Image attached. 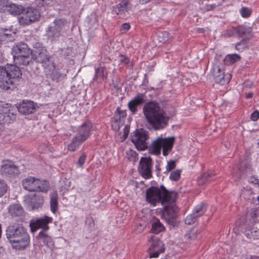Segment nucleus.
<instances>
[{"label": "nucleus", "instance_id": "9", "mask_svg": "<svg viewBox=\"0 0 259 259\" xmlns=\"http://www.w3.org/2000/svg\"><path fill=\"white\" fill-rule=\"evenodd\" d=\"M67 21L64 19H56L52 25L49 26L47 30L46 34L48 38L52 41L56 40L61 35L62 28L66 24Z\"/></svg>", "mask_w": 259, "mask_h": 259}, {"label": "nucleus", "instance_id": "48", "mask_svg": "<svg viewBox=\"0 0 259 259\" xmlns=\"http://www.w3.org/2000/svg\"><path fill=\"white\" fill-rule=\"evenodd\" d=\"M153 250V252L150 253V257H157L159 256L160 253L164 252V248H161L157 249V250Z\"/></svg>", "mask_w": 259, "mask_h": 259}, {"label": "nucleus", "instance_id": "54", "mask_svg": "<svg viewBox=\"0 0 259 259\" xmlns=\"http://www.w3.org/2000/svg\"><path fill=\"white\" fill-rule=\"evenodd\" d=\"M215 7V4H213V5H206L205 6V10L207 11H209L212 10Z\"/></svg>", "mask_w": 259, "mask_h": 259}, {"label": "nucleus", "instance_id": "31", "mask_svg": "<svg viewBox=\"0 0 259 259\" xmlns=\"http://www.w3.org/2000/svg\"><path fill=\"white\" fill-rule=\"evenodd\" d=\"M126 116V113L125 110H121L119 107L116 109L113 118L114 120L115 123L118 122L123 121Z\"/></svg>", "mask_w": 259, "mask_h": 259}, {"label": "nucleus", "instance_id": "33", "mask_svg": "<svg viewBox=\"0 0 259 259\" xmlns=\"http://www.w3.org/2000/svg\"><path fill=\"white\" fill-rule=\"evenodd\" d=\"M245 234L246 236L249 239H252L253 240L259 239V229L256 228L246 230Z\"/></svg>", "mask_w": 259, "mask_h": 259}, {"label": "nucleus", "instance_id": "46", "mask_svg": "<svg viewBox=\"0 0 259 259\" xmlns=\"http://www.w3.org/2000/svg\"><path fill=\"white\" fill-rule=\"evenodd\" d=\"M177 160H170L167 162L166 166V172H169L175 169L176 166Z\"/></svg>", "mask_w": 259, "mask_h": 259}, {"label": "nucleus", "instance_id": "7", "mask_svg": "<svg viewBox=\"0 0 259 259\" xmlns=\"http://www.w3.org/2000/svg\"><path fill=\"white\" fill-rule=\"evenodd\" d=\"M32 58L37 63L41 64L44 69L53 65V57L46 48L39 43H35Z\"/></svg>", "mask_w": 259, "mask_h": 259}, {"label": "nucleus", "instance_id": "55", "mask_svg": "<svg viewBox=\"0 0 259 259\" xmlns=\"http://www.w3.org/2000/svg\"><path fill=\"white\" fill-rule=\"evenodd\" d=\"M252 218H256L258 215V211L257 210H254L251 213Z\"/></svg>", "mask_w": 259, "mask_h": 259}, {"label": "nucleus", "instance_id": "22", "mask_svg": "<svg viewBox=\"0 0 259 259\" xmlns=\"http://www.w3.org/2000/svg\"><path fill=\"white\" fill-rule=\"evenodd\" d=\"M132 7V6L128 0H123L114 8L113 12L117 15H122L131 10Z\"/></svg>", "mask_w": 259, "mask_h": 259}, {"label": "nucleus", "instance_id": "20", "mask_svg": "<svg viewBox=\"0 0 259 259\" xmlns=\"http://www.w3.org/2000/svg\"><path fill=\"white\" fill-rule=\"evenodd\" d=\"M232 33L234 35H236L242 38H248V36H250L251 34V29L245 26L240 25L232 28Z\"/></svg>", "mask_w": 259, "mask_h": 259}, {"label": "nucleus", "instance_id": "62", "mask_svg": "<svg viewBox=\"0 0 259 259\" xmlns=\"http://www.w3.org/2000/svg\"><path fill=\"white\" fill-rule=\"evenodd\" d=\"M131 152L134 153V152H133V151H131ZM134 154H135V152H134Z\"/></svg>", "mask_w": 259, "mask_h": 259}, {"label": "nucleus", "instance_id": "26", "mask_svg": "<svg viewBox=\"0 0 259 259\" xmlns=\"http://www.w3.org/2000/svg\"><path fill=\"white\" fill-rule=\"evenodd\" d=\"M46 72L50 76V77L54 81H59L62 77V74L60 73L59 69L56 68L55 63L53 62L52 66H49L48 68H46Z\"/></svg>", "mask_w": 259, "mask_h": 259}, {"label": "nucleus", "instance_id": "41", "mask_svg": "<svg viewBox=\"0 0 259 259\" xmlns=\"http://www.w3.org/2000/svg\"><path fill=\"white\" fill-rule=\"evenodd\" d=\"M10 1L8 0H0V12L6 13L8 11Z\"/></svg>", "mask_w": 259, "mask_h": 259}, {"label": "nucleus", "instance_id": "34", "mask_svg": "<svg viewBox=\"0 0 259 259\" xmlns=\"http://www.w3.org/2000/svg\"><path fill=\"white\" fill-rule=\"evenodd\" d=\"M164 229L165 228L163 225L160 223L159 220L156 219L152 225V232L155 234H158Z\"/></svg>", "mask_w": 259, "mask_h": 259}, {"label": "nucleus", "instance_id": "5", "mask_svg": "<svg viewBox=\"0 0 259 259\" xmlns=\"http://www.w3.org/2000/svg\"><path fill=\"white\" fill-rule=\"evenodd\" d=\"M33 50L25 43H19L13 49L14 61L19 65L27 66L32 62Z\"/></svg>", "mask_w": 259, "mask_h": 259}, {"label": "nucleus", "instance_id": "32", "mask_svg": "<svg viewBox=\"0 0 259 259\" xmlns=\"http://www.w3.org/2000/svg\"><path fill=\"white\" fill-rule=\"evenodd\" d=\"M37 181L38 184L37 185V187L38 188L37 189V191L47 193L50 189L49 182L46 180H41L38 179Z\"/></svg>", "mask_w": 259, "mask_h": 259}, {"label": "nucleus", "instance_id": "2", "mask_svg": "<svg viewBox=\"0 0 259 259\" xmlns=\"http://www.w3.org/2000/svg\"><path fill=\"white\" fill-rule=\"evenodd\" d=\"M6 235L13 248L24 250L30 245L29 235L22 225H10L6 230Z\"/></svg>", "mask_w": 259, "mask_h": 259}, {"label": "nucleus", "instance_id": "50", "mask_svg": "<svg viewBox=\"0 0 259 259\" xmlns=\"http://www.w3.org/2000/svg\"><path fill=\"white\" fill-rule=\"evenodd\" d=\"M250 118L252 121H255L259 118V112L254 111L251 114Z\"/></svg>", "mask_w": 259, "mask_h": 259}, {"label": "nucleus", "instance_id": "13", "mask_svg": "<svg viewBox=\"0 0 259 259\" xmlns=\"http://www.w3.org/2000/svg\"><path fill=\"white\" fill-rule=\"evenodd\" d=\"M213 78L217 83L224 85L228 83L231 79L230 74H225L223 70L217 64H214L211 70Z\"/></svg>", "mask_w": 259, "mask_h": 259}, {"label": "nucleus", "instance_id": "42", "mask_svg": "<svg viewBox=\"0 0 259 259\" xmlns=\"http://www.w3.org/2000/svg\"><path fill=\"white\" fill-rule=\"evenodd\" d=\"M181 170L180 169H177L175 171H172L169 176V179L173 181H178L181 176Z\"/></svg>", "mask_w": 259, "mask_h": 259}, {"label": "nucleus", "instance_id": "45", "mask_svg": "<svg viewBox=\"0 0 259 259\" xmlns=\"http://www.w3.org/2000/svg\"><path fill=\"white\" fill-rule=\"evenodd\" d=\"M7 185L6 183L0 179V197L4 195L7 192Z\"/></svg>", "mask_w": 259, "mask_h": 259}, {"label": "nucleus", "instance_id": "25", "mask_svg": "<svg viewBox=\"0 0 259 259\" xmlns=\"http://www.w3.org/2000/svg\"><path fill=\"white\" fill-rule=\"evenodd\" d=\"M108 73L107 69L104 67H99L95 69V74L93 80L100 83L106 79Z\"/></svg>", "mask_w": 259, "mask_h": 259}, {"label": "nucleus", "instance_id": "8", "mask_svg": "<svg viewBox=\"0 0 259 259\" xmlns=\"http://www.w3.org/2000/svg\"><path fill=\"white\" fill-rule=\"evenodd\" d=\"M149 139L148 132L143 129H137L131 135V141L138 150L143 151L148 147L147 140Z\"/></svg>", "mask_w": 259, "mask_h": 259}, {"label": "nucleus", "instance_id": "35", "mask_svg": "<svg viewBox=\"0 0 259 259\" xmlns=\"http://www.w3.org/2000/svg\"><path fill=\"white\" fill-rule=\"evenodd\" d=\"M249 38H242L235 45V49L240 52H242L248 47L247 42Z\"/></svg>", "mask_w": 259, "mask_h": 259}, {"label": "nucleus", "instance_id": "1", "mask_svg": "<svg viewBox=\"0 0 259 259\" xmlns=\"http://www.w3.org/2000/svg\"><path fill=\"white\" fill-rule=\"evenodd\" d=\"M143 113L147 125L150 129L159 130L168 125L169 116L160 105L155 101L145 103L143 108Z\"/></svg>", "mask_w": 259, "mask_h": 259}, {"label": "nucleus", "instance_id": "10", "mask_svg": "<svg viewBox=\"0 0 259 259\" xmlns=\"http://www.w3.org/2000/svg\"><path fill=\"white\" fill-rule=\"evenodd\" d=\"M175 201L165 202L163 205L162 217L168 224L172 223L178 217L179 209Z\"/></svg>", "mask_w": 259, "mask_h": 259}, {"label": "nucleus", "instance_id": "27", "mask_svg": "<svg viewBox=\"0 0 259 259\" xmlns=\"http://www.w3.org/2000/svg\"><path fill=\"white\" fill-rule=\"evenodd\" d=\"M215 174L212 171L204 172L198 178V184L200 186L205 185L215 179Z\"/></svg>", "mask_w": 259, "mask_h": 259}, {"label": "nucleus", "instance_id": "3", "mask_svg": "<svg viewBox=\"0 0 259 259\" xmlns=\"http://www.w3.org/2000/svg\"><path fill=\"white\" fill-rule=\"evenodd\" d=\"M20 68L15 65L0 66V88L5 91L14 89L21 78Z\"/></svg>", "mask_w": 259, "mask_h": 259}, {"label": "nucleus", "instance_id": "37", "mask_svg": "<svg viewBox=\"0 0 259 259\" xmlns=\"http://www.w3.org/2000/svg\"><path fill=\"white\" fill-rule=\"evenodd\" d=\"M240 58L241 57L239 55L236 54H232L227 55L224 60L226 63L232 64L239 61Z\"/></svg>", "mask_w": 259, "mask_h": 259}, {"label": "nucleus", "instance_id": "18", "mask_svg": "<svg viewBox=\"0 0 259 259\" xmlns=\"http://www.w3.org/2000/svg\"><path fill=\"white\" fill-rule=\"evenodd\" d=\"M38 106L36 104L31 101H23L17 107L18 111L22 114L33 113Z\"/></svg>", "mask_w": 259, "mask_h": 259}, {"label": "nucleus", "instance_id": "23", "mask_svg": "<svg viewBox=\"0 0 259 259\" xmlns=\"http://www.w3.org/2000/svg\"><path fill=\"white\" fill-rule=\"evenodd\" d=\"M38 179L32 177H28L22 181L23 188L29 191H37Z\"/></svg>", "mask_w": 259, "mask_h": 259}, {"label": "nucleus", "instance_id": "59", "mask_svg": "<svg viewBox=\"0 0 259 259\" xmlns=\"http://www.w3.org/2000/svg\"><path fill=\"white\" fill-rule=\"evenodd\" d=\"M47 2H48V3L47 4H50L51 3H52V1H51V0H46V3Z\"/></svg>", "mask_w": 259, "mask_h": 259}, {"label": "nucleus", "instance_id": "47", "mask_svg": "<svg viewBox=\"0 0 259 259\" xmlns=\"http://www.w3.org/2000/svg\"><path fill=\"white\" fill-rule=\"evenodd\" d=\"M240 13L243 17L247 18L250 15L251 11L247 7H243L240 10Z\"/></svg>", "mask_w": 259, "mask_h": 259}, {"label": "nucleus", "instance_id": "15", "mask_svg": "<svg viewBox=\"0 0 259 259\" xmlns=\"http://www.w3.org/2000/svg\"><path fill=\"white\" fill-rule=\"evenodd\" d=\"M1 172L6 177H12L19 174V171L18 167L12 161L6 160L3 161Z\"/></svg>", "mask_w": 259, "mask_h": 259}, {"label": "nucleus", "instance_id": "4", "mask_svg": "<svg viewBox=\"0 0 259 259\" xmlns=\"http://www.w3.org/2000/svg\"><path fill=\"white\" fill-rule=\"evenodd\" d=\"M177 193L175 191H169L165 187L152 186L149 188L146 192L147 201L155 206L157 203L164 205L165 202H172L176 200Z\"/></svg>", "mask_w": 259, "mask_h": 259}, {"label": "nucleus", "instance_id": "6", "mask_svg": "<svg viewBox=\"0 0 259 259\" xmlns=\"http://www.w3.org/2000/svg\"><path fill=\"white\" fill-rule=\"evenodd\" d=\"M175 138L171 137L167 138H158L154 141L149 147L150 153L158 155L161 153V149H162V154L164 156H167L171 151Z\"/></svg>", "mask_w": 259, "mask_h": 259}, {"label": "nucleus", "instance_id": "36", "mask_svg": "<svg viewBox=\"0 0 259 259\" xmlns=\"http://www.w3.org/2000/svg\"><path fill=\"white\" fill-rule=\"evenodd\" d=\"M206 208V205L205 203L199 204L194 208L193 213L197 217H199L204 214Z\"/></svg>", "mask_w": 259, "mask_h": 259}, {"label": "nucleus", "instance_id": "56", "mask_svg": "<svg viewBox=\"0 0 259 259\" xmlns=\"http://www.w3.org/2000/svg\"><path fill=\"white\" fill-rule=\"evenodd\" d=\"M87 222H90V224L91 225H93V226H94V221L93 220V219L92 218H89V219H87Z\"/></svg>", "mask_w": 259, "mask_h": 259}, {"label": "nucleus", "instance_id": "38", "mask_svg": "<svg viewBox=\"0 0 259 259\" xmlns=\"http://www.w3.org/2000/svg\"><path fill=\"white\" fill-rule=\"evenodd\" d=\"M119 61L120 62L124 64L126 67L128 68H132L133 66V63L131 61L129 58H128L127 56L123 55H120L119 56Z\"/></svg>", "mask_w": 259, "mask_h": 259}, {"label": "nucleus", "instance_id": "39", "mask_svg": "<svg viewBox=\"0 0 259 259\" xmlns=\"http://www.w3.org/2000/svg\"><path fill=\"white\" fill-rule=\"evenodd\" d=\"M157 37L159 41L163 43H165L170 39L169 34L166 31L159 33Z\"/></svg>", "mask_w": 259, "mask_h": 259}, {"label": "nucleus", "instance_id": "49", "mask_svg": "<svg viewBox=\"0 0 259 259\" xmlns=\"http://www.w3.org/2000/svg\"><path fill=\"white\" fill-rule=\"evenodd\" d=\"M87 157V155L83 153L78 158V164L80 166H82L86 160Z\"/></svg>", "mask_w": 259, "mask_h": 259}, {"label": "nucleus", "instance_id": "51", "mask_svg": "<svg viewBox=\"0 0 259 259\" xmlns=\"http://www.w3.org/2000/svg\"><path fill=\"white\" fill-rule=\"evenodd\" d=\"M130 27L131 26L129 23H123L121 26V31H122V32H126L130 29Z\"/></svg>", "mask_w": 259, "mask_h": 259}, {"label": "nucleus", "instance_id": "14", "mask_svg": "<svg viewBox=\"0 0 259 259\" xmlns=\"http://www.w3.org/2000/svg\"><path fill=\"white\" fill-rule=\"evenodd\" d=\"M152 159L149 157H142L140 159L139 171L145 179H149L152 177Z\"/></svg>", "mask_w": 259, "mask_h": 259}, {"label": "nucleus", "instance_id": "43", "mask_svg": "<svg viewBox=\"0 0 259 259\" xmlns=\"http://www.w3.org/2000/svg\"><path fill=\"white\" fill-rule=\"evenodd\" d=\"M197 218L196 215L192 213L186 218L185 220V223L188 225H191L196 222Z\"/></svg>", "mask_w": 259, "mask_h": 259}, {"label": "nucleus", "instance_id": "40", "mask_svg": "<svg viewBox=\"0 0 259 259\" xmlns=\"http://www.w3.org/2000/svg\"><path fill=\"white\" fill-rule=\"evenodd\" d=\"M197 230L195 229H192L188 231L185 235L186 240H195L197 238Z\"/></svg>", "mask_w": 259, "mask_h": 259}, {"label": "nucleus", "instance_id": "44", "mask_svg": "<svg viewBox=\"0 0 259 259\" xmlns=\"http://www.w3.org/2000/svg\"><path fill=\"white\" fill-rule=\"evenodd\" d=\"M164 248L162 242L159 239H156L153 241L152 244V250H157L159 248Z\"/></svg>", "mask_w": 259, "mask_h": 259}, {"label": "nucleus", "instance_id": "58", "mask_svg": "<svg viewBox=\"0 0 259 259\" xmlns=\"http://www.w3.org/2000/svg\"><path fill=\"white\" fill-rule=\"evenodd\" d=\"M253 96V94L252 93H249L246 95V97L247 98H251Z\"/></svg>", "mask_w": 259, "mask_h": 259}, {"label": "nucleus", "instance_id": "61", "mask_svg": "<svg viewBox=\"0 0 259 259\" xmlns=\"http://www.w3.org/2000/svg\"><path fill=\"white\" fill-rule=\"evenodd\" d=\"M257 200L259 202V196L257 197Z\"/></svg>", "mask_w": 259, "mask_h": 259}, {"label": "nucleus", "instance_id": "17", "mask_svg": "<svg viewBox=\"0 0 259 259\" xmlns=\"http://www.w3.org/2000/svg\"><path fill=\"white\" fill-rule=\"evenodd\" d=\"M92 128V123L90 121L87 120L78 127L77 130V135L76 136L85 141L90 136Z\"/></svg>", "mask_w": 259, "mask_h": 259}, {"label": "nucleus", "instance_id": "12", "mask_svg": "<svg viewBox=\"0 0 259 259\" xmlns=\"http://www.w3.org/2000/svg\"><path fill=\"white\" fill-rule=\"evenodd\" d=\"M22 16L18 18L19 23L24 25H29L38 20L40 17V14L38 10L32 8L27 9L25 13L22 14Z\"/></svg>", "mask_w": 259, "mask_h": 259}, {"label": "nucleus", "instance_id": "30", "mask_svg": "<svg viewBox=\"0 0 259 259\" xmlns=\"http://www.w3.org/2000/svg\"><path fill=\"white\" fill-rule=\"evenodd\" d=\"M58 194L54 192L51 195L50 207L51 210L53 213H55L58 209Z\"/></svg>", "mask_w": 259, "mask_h": 259}, {"label": "nucleus", "instance_id": "16", "mask_svg": "<svg viewBox=\"0 0 259 259\" xmlns=\"http://www.w3.org/2000/svg\"><path fill=\"white\" fill-rule=\"evenodd\" d=\"M52 218L44 215L30 223V227L31 230L32 232H34L38 229H42V231L45 232L49 229L48 224L52 222Z\"/></svg>", "mask_w": 259, "mask_h": 259}, {"label": "nucleus", "instance_id": "21", "mask_svg": "<svg viewBox=\"0 0 259 259\" xmlns=\"http://www.w3.org/2000/svg\"><path fill=\"white\" fill-rule=\"evenodd\" d=\"M8 212L13 218H19L21 220L24 215V210L23 207L18 204H13L9 206Z\"/></svg>", "mask_w": 259, "mask_h": 259}, {"label": "nucleus", "instance_id": "19", "mask_svg": "<svg viewBox=\"0 0 259 259\" xmlns=\"http://www.w3.org/2000/svg\"><path fill=\"white\" fill-rule=\"evenodd\" d=\"M145 95L143 94H138L135 98L128 103L129 110L133 114L137 111V107L142 105L144 102Z\"/></svg>", "mask_w": 259, "mask_h": 259}, {"label": "nucleus", "instance_id": "29", "mask_svg": "<svg viewBox=\"0 0 259 259\" xmlns=\"http://www.w3.org/2000/svg\"><path fill=\"white\" fill-rule=\"evenodd\" d=\"M85 141L80 138L78 136L74 137L71 142L68 144L67 149L71 152L75 151L79 147V146Z\"/></svg>", "mask_w": 259, "mask_h": 259}, {"label": "nucleus", "instance_id": "52", "mask_svg": "<svg viewBox=\"0 0 259 259\" xmlns=\"http://www.w3.org/2000/svg\"><path fill=\"white\" fill-rule=\"evenodd\" d=\"M249 182L253 184L256 187H259V179H256L254 177H251L249 179Z\"/></svg>", "mask_w": 259, "mask_h": 259}, {"label": "nucleus", "instance_id": "28", "mask_svg": "<svg viewBox=\"0 0 259 259\" xmlns=\"http://www.w3.org/2000/svg\"><path fill=\"white\" fill-rule=\"evenodd\" d=\"M24 10L25 9L22 6L10 2L7 12L12 15L16 16L22 14Z\"/></svg>", "mask_w": 259, "mask_h": 259}, {"label": "nucleus", "instance_id": "24", "mask_svg": "<svg viewBox=\"0 0 259 259\" xmlns=\"http://www.w3.org/2000/svg\"><path fill=\"white\" fill-rule=\"evenodd\" d=\"M37 239L39 242L43 243L44 245L51 250L54 249L55 246L54 242L51 237L49 236L46 232L41 231L37 236Z\"/></svg>", "mask_w": 259, "mask_h": 259}, {"label": "nucleus", "instance_id": "57", "mask_svg": "<svg viewBox=\"0 0 259 259\" xmlns=\"http://www.w3.org/2000/svg\"><path fill=\"white\" fill-rule=\"evenodd\" d=\"M128 133V131L127 130H126V128H124L123 136H124L125 138H126L127 137Z\"/></svg>", "mask_w": 259, "mask_h": 259}, {"label": "nucleus", "instance_id": "53", "mask_svg": "<svg viewBox=\"0 0 259 259\" xmlns=\"http://www.w3.org/2000/svg\"><path fill=\"white\" fill-rule=\"evenodd\" d=\"M250 194L251 193H250V190H247V189H244L242 191V192L241 193V196L243 197L244 198H246L245 197L246 195L247 194Z\"/></svg>", "mask_w": 259, "mask_h": 259}, {"label": "nucleus", "instance_id": "60", "mask_svg": "<svg viewBox=\"0 0 259 259\" xmlns=\"http://www.w3.org/2000/svg\"><path fill=\"white\" fill-rule=\"evenodd\" d=\"M252 259H259V256H255Z\"/></svg>", "mask_w": 259, "mask_h": 259}, {"label": "nucleus", "instance_id": "11", "mask_svg": "<svg viewBox=\"0 0 259 259\" xmlns=\"http://www.w3.org/2000/svg\"><path fill=\"white\" fill-rule=\"evenodd\" d=\"M24 203L30 210H34L42 207L44 198L40 194H31L25 196Z\"/></svg>", "mask_w": 259, "mask_h": 259}]
</instances>
